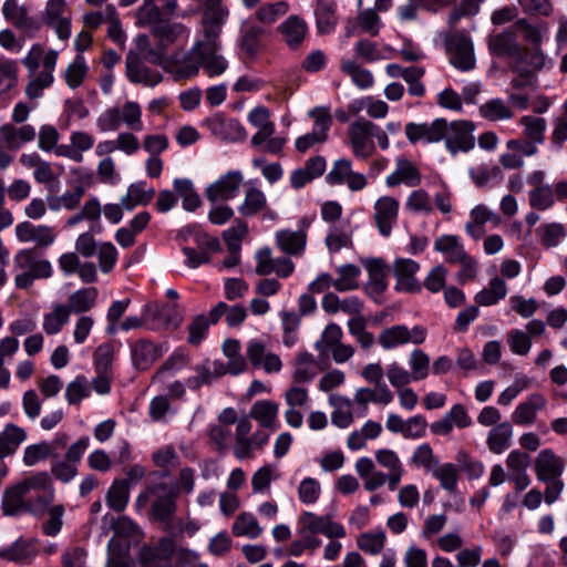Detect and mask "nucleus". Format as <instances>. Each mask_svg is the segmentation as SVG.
Masks as SVG:
<instances>
[{"mask_svg": "<svg viewBox=\"0 0 567 567\" xmlns=\"http://www.w3.org/2000/svg\"><path fill=\"white\" fill-rule=\"evenodd\" d=\"M220 2L221 0H206V8L203 14V40L210 44H220L218 42L220 27L228 16V10Z\"/></svg>", "mask_w": 567, "mask_h": 567, "instance_id": "11", "label": "nucleus"}, {"mask_svg": "<svg viewBox=\"0 0 567 567\" xmlns=\"http://www.w3.org/2000/svg\"><path fill=\"white\" fill-rule=\"evenodd\" d=\"M213 135L223 141H244L246 137L245 128L237 120H227L220 114H216L205 122Z\"/></svg>", "mask_w": 567, "mask_h": 567, "instance_id": "19", "label": "nucleus"}, {"mask_svg": "<svg viewBox=\"0 0 567 567\" xmlns=\"http://www.w3.org/2000/svg\"><path fill=\"white\" fill-rule=\"evenodd\" d=\"M231 532L235 536H246L255 539L261 535L262 528L252 514L241 513L235 519Z\"/></svg>", "mask_w": 567, "mask_h": 567, "instance_id": "51", "label": "nucleus"}, {"mask_svg": "<svg viewBox=\"0 0 567 567\" xmlns=\"http://www.w3.org/2000/svg\"><path fill=\"white\" fill-rule=\"evenodd\" d=\"M87 73V66L82 55H76L65 70V82L71 89L80 86Z\"/></svg>", "mask_w": 567, "mask_h": 567, "instance_id": "64", "label": "nucleus"}, {"mask_svg": "<svg viewBox=\"0 0 567 567\" xmlns=\"http://www.w3.org/2000/svg\"><path fill=\"white\" fill-rule=\"evenodd\" d=\"M153 34L157 47L166 54L167 49L179 41L186 42L189 31L182 23H162L153 27Z\"/></svg>", "mask_w": 567, "mask_h": 567, "instance_id": "25", "label": "nucleus"}, {"mask_svg": "<svg viewBox=\"0 0 567 567\" xmlns=\"http://www.w3.org/2000/svg\"><path fill=\"white\" fill-rule=\"evenodd\" d=\"M358 475L364 480V488L373 492L386 483L385 473L377 471L374 462L369 457H360L355 462Z\"/></svg>", "mask_w": 567, "mask_h": 567, "instance_id": "33", "label": "nucleus"}, {"mask_svg": "<svg viewBox=\"0 0 567 567\" xmlns=\"http://www.w3.org/2000/svg\"><path fill=\"white\" fill-rule=\"evenodd\" d=\"M421 182L422 176L419 168L405 157L396 159L394 171L385 179L389 187L405 185L412 188L419 186Z\"/></svg>", "mask_w": 567, "mask_h": 567, "instance_id": "20", "label": "nucleus"}, {"mask_svg": "<svg viewBox=\"0 0 567 567\" xmlns=\"http://www.w3.org/2000/svg\"><path fill=\"white\" fill-rule=\"evenodd\" d=\"M278 411L279 406L276 402L262 400L254 403L249 416L258 421L264 427L275 429Z\"/></svg>", "mask_w": 567, "mask_h": 567, "instance_id": "44", "label": "nucleus"}, {"mask_svg": "<svg viewBox=\"0 0 567 567\" xmlns=\"http://www.w3.org/2000/svg\"><path fill=\"white\" fill-rule=\"evenodd\" d=\"M130 489L128 480H114L105 496L107 506L115 512H123L130 499Z\"/></svg>", "mask_w": 567, "mask_h": 567, "instance_id": "42", "label": "nucleus"}, {"mask_svg": "<svg viewBox=\"0 0 567 567\" xmlns=\"http://www.w3.org/2000/svg\"><path fill=\"white\" fill-rule=\"evenodd\" d=\"M220 44H210L200 39L188 51H176L166 54L163 69L175 81L188 80L198 75L200 68L209 78L223 74L227 68V60L219 53Z\"/></svg>", "mask_w": 567, "mask_h": 567, "instance_id": "1", "label": "nucleus"}, {"mask_svg": "<svg viewBox=\"0 0 567 567\" xmlns=\"http://www.w3.org/2000/svg\"><path fill=\"white\" fill-rule=\"evenodd\" d=\"M420 265L408 258H399L393 264V271L396 278V289L406 292H419L422 287L415 275Z\"/></svg>", "mask_w": 567, "mask_h": 567, "instance_id": "17", "label": "nucleus"}, {"mask_svg": "<svg viewBox=\"0 0 567 567\" xmlns=\"http://www.w3.org/2000/svg\"><path fill=\"white\" fill-rule=\"evenodd\" d=\"M434 249L445 256L450 264H457L467 255L460 238L455 235H442L434 241Z\"/></svg>", "mask_w": 567, "mask_h": 567, "instance_id": "36", "label": "nucleus"}, {"mask_svg": "<svg viewBox=\"0 0 567 567\" xmlns=\"http://www.w3.org/2000/svg\"><path fill=\"white\" fill-rule=\"evenodd\" d=\"M72 12L65 0H48L43 20L52 28L60 40H68L71 35Z\"/></svg>", "mask_w": 567, "mask_h": 567, "instance_id": "9", "label": "nucleus"}, {"mask_svg": "<svg viewBox=\"0 0 567 567\" xmlns=\"http://www.w3.org/2000/svg\"><path fill=\"white\" fill-rule=\"evenodd\" d=\"M525 136L533 143H543L547 122L543 117L526 115L520 118Z\"/></svg>", "mask_w": 567, "mask_h": 567, "instance_id": "60", "label": "nucleus"}, {"mask_svg": "<svg viewBox=\"0 0 567 567\" xmlns=\"http://www.w3.org/2000/svg\"><path fill=\"white\" fill-rule=\"evenodd\" d=\"M19 485L28 498L32 497L34 514H42L53 502L54 488L51 477L47 472H39L25 477Z\"/></svg>", "mask_w": 567, "mask_h": 567, "instance_id": "4", "label": "nucleus"}, {"mask_svg": "<svg viewBox=\"0 0 567 567\" xmlns=\"http://www.w3.org/2000/svg\"><path fill=\"white\" fill-rule=\"evenodd\" d=\"M507 286L501 277H494L489 280L488 286L476 293L475 301L481 306H492L505 298Z\"/></svg>", "mask_w": 567, "mask_h": 567, "instance_id": "49", "label": "nucleus"}, {"mask_svg": "<svg viewBox=\"0 0 567 567\" xmlns=\"http://www.w3.org/2000/svg\"><path fill=\"white\" fill-rule=\"evenodd\" d=\"M385 539L383 530L367 532L358 537L357 545L361 550L370 555H378L384 548Z\"/></svg>", "mask_w": 567, "mask_h": 567, "instance_id": "58", "label": "nucleus"}, {"mask_svg": "<svg viewBox=\"0 0 567 567\" xmlns=\"http://www.w3.org/2000/svg\"><path fill=\"white\" fill-rule=\"evenodd\" d=\"M426 337L427 330L422 326L409 328L404 324H395L381 331L379 343L383 349L391 350L408 343L420 346Z\"/></svg>", "mask_w": 567, "mask_h": 567, "instance_id": "6", "label": "nucleus"}, {"mask_svg": "<svg viewBox=\"0 0 567 567\" xmlns=\"http://www.w3.org/2000/svg\"><path fill=\"white\" fill-rule=\"evenodd\" d=\"M70 313L66 305L55 303L52 310L43 316L42 329L48 336L58 334L69 322Z\"/></svg>", "mask_w": 567, "mask_h": 567, "instance_id": "45", "label": "nucleus"}, {"mask_svg": "<svg viewBox=\"0 0 567 567\" xmlns=\"http://www.w3.org/2000/svg\"><path fill=\"white\" fill-rule=\"evenodd\" d=\"M409 365L414 381L424 380L430 372V357L422 349H414L410 353Z\"/></svg>", "mask_w": 567, "mask_h": 567, "instance_id": "63", "label": "nucleus"}, {"mask_svg": "<svg viewBox=\"0 0 567 567\" xmlns=\"http://www.w3.org/2000/svg\"><path fill=\"white\" fill-rule=\"evenodd\" d=\"M338 277L333 281V288L340 292L354 290L359 287L358 278L361 270L353 264H347L336 269Z\"/></svg>", "mask_w": 567, "mask_h": 567, "instance_id": "50", "label": "nucleus"}, {"mask_svg": "<svg viewBox=\"0 0 567 567\" xmlns=\"http://www.w3.org/2000/svg\"><path fill=\"white\" fill-rule=\"evenodd\" d=\"M322 309L331 315L342 311L349 316L361 313L363 303L358 297H348L340 299L336 293L329 292L323 296L321 302Z\"/></svg>", "mask_w": 567, "mask_h": 567, "instance_id": "31", "label": "nucleus"}, {"mask_svg": "<svg viewBox=\"0 0 567 567\" xmlns=\"http://www.w3.org/2000/svg\"><path fill=\"white\" fill-rule=\"evenodd\" d=\"M174 189L183 199V208L194 212L200 206V198L194 189L192 181L177 178L174 181Z\"/></svg>", "mask_w": 567, "mask_h": 567, "instance_id": "52", "label": "nucleus"}, {"mask_svg": "<svg viewBox=\"0 0 567 567\" xmlns=\"http://www.w3.org/2000/svg\"><path fill=\"white\" fill-rule=\"evenodd\" d=\"M373 123L367 120L355 121L349 127V137L353 154L357 157L367 158L375 150L372 141Z\"/></svg>", "mask_w": 567, "mask_h": 567, "instance_id": "12", "label": "nucleus"}, {"mask_svg": "<svg viewBox=\"0 0 567 567\" xmlns=\"http://www.w3.org/2000/svg\"><path fill=\"white\" fill-rule=\"evenodd\" d=\"M126 76L132 83L154 87L163 80V75L155 70L147 68L133 51H130L125 59Z\"/></svg>", "mask_w": 567, "mask_h": 567, "instance_id": "14", "label": "nucleus"}, {"mask_svg": "<svg viewBox=\"0 0 567 567\" xmlns=\"http://www.w3.org/2000/svg\"><path fill=\"white\" fill-rule=\"evenodd\" d=\"M243 182L244 176L239 171L228 172L210 184L205 195L210 203L228 200L237 195Z\"/></svg>", "mask_w": 567, "mask_h": 567, "instance_id": "13", "label": "nucleus"}, {"mask_svg": "<svg viewBox=\"0 0 567 567\" xmlns=\"http://www.w3.org/2000/svg\"><path fill=\"white\" fill-rule=\"evenodd\" d=\"M326 246L330 252L352 246V227L350 220L333 225L326 237Z\"/></svg>", "mask_w": 567, "mask_h": 567, "instance_id": "38", "label": "nucleus"}, {"mask_svg": "<svg viewBox=\"0 0 567 567\" xmlns=\"http://www.w3.org/2000/svg\"><path fill=\"white\" fill-rule=\"evenodd\" d=\"M545 58L538 50L526 51L522 48V55L513 60V71L524 76H534L544 66Z\"/></svg>", "mask_w": 567, "mask_h": 567, "instance_id": "34", "label": "nucleus"}, {"mask_svg": "<svg viewBox=\"0 0 567 567\" xmlns=\"http://www.w3.org/2000/svg\"><path fill=\"white\" fill-rule=\"evenodd\" d=\"M177 305H164L158 302H148L144 306V315L153 330L167 329L171 326L177 327L179 319L175 321L173 312Z\"/></svg>", "mask_w": 567, "mask_h": 567, "instance_id": "21", "label": "nucleus"}, {"mask_svg": "<svg viewBox=\"0 0 567 567\" xmlns=\"http://www.w3.org/2000/svg\"><path fill=\"white\" fill-rule=\"evenodd\" d=\"M537 231L540 236L542 245L546 248L558 246L567 235L566 228L559 223L545 224Z\"/></svg>", "mask_w": 567, "mask_h": 567, "instance_id": "59", "label": "nucleus"}, {"mask_svg": "<svg viewBox=\"0 0 567 567\" xmlns=\"http://www.w3.org/2000/svg\"><path fill=\"white\" fill-rule=\"evenodd\" d=\"M159 355L157 347L148 340H138L132 348V360L138 370L148 369Z\"/></svg>", "mask_w": 567, "mask_h": 567, "instance_id": "41", "label": "nucleus"}, {"mask_svg": "<svg viewBox=\"0 0 567 567\" xmlns=\"http://www.w3.org/2000/svg\"><path fill=\"white\" fill-rule=\"evenodd\" d=\"M546 403L547 401L543 394H530L527 400L518 404L513 412V422L518 425L532 424L536 420L537 412L545 409Z\"/></svg>", "mask_w": 567, "mask_h": 567, "instance_id": "29", "label": "nucleus"}, {"mask_svg": "<svg viewBox=\"0 0 567 567\" xmlns=\"http://www.w3.org/2000/svg\"><path fill=\"white\" fill-rule=\"evenodd\" d=\"M35 135V128L29 124L20 127H16L12 124H4L0 127V142L7 145V148L11 151H17L24 143L33 141Z\"/></svg>", "mask_w": 567, "mask_h": 567, "instance_id": "28", "label": "nucleus"}, {"mask_svg": "<svg viewBox=\"0 0 567 567\" xmlns=\"http://www.w3.org/2000/svg\"><path fill=\"white\" fill-rule=\"evenodd\" d=\"M18 66L14 61H0V99L6 100L9 93L17 85Z\"/></svg>", "mask_w": 567, "mask_h": 567, "instance_id": "56", "label": "nucleus"}, {"mask_svg": "<svg viewBox=\"0 0 567 567\" xmlns=\"http://www.w3.org/2000/svg\"><path fill=\"white\" fill-rule=\"evenodd\" d=\"M2 13L8 21L24 32L38 29L35 21L28 16L27 9L20 6L17 0H6L2 6Z\"/></svg>", "mask_w": 567, "mask_h": 567, "instance_id": "32", "label": "nucleus"}, {"mask_svg": "<svg viewBox=\"0 0 567 567\" xmlns=\"http://www.w3.org/2000/svg\"><path fill=\"white\" fill-rule=\"evenodd\" d=\"M155 190L153 188L145 190L143 184L130 185L125 196L121 198V205L127 210H132L140 204H147L153 198Z\"/></svg>", "mask_w": 567, "mask_h": 567, "instance_id": "55", "label": "nucleus"}, {"mask_svg": "<svg viewBox=\"0 0 567 567\" xmlns=\"http://www.w3.org/2000/svg\"><path fill=\"white\" fill-rule=\"evenodd\" d=\"M564 470V460L549 449L540 451L535 458L536 476L542 482L560 477Z\"/></svg>", "mask_w": 567, "mask_h": 567, "instance_id": "22", "label": "nucleus"}, {"mask_svg": "<svg viewBox=\"0 0 567 567\" xmlns=\"http://www.w3.org/2000/svg\"><path fill=\"white\" fill-rule=\"evenodd\" d=\"M475 124L467 120H457L449 123L445 120L444 141L446 150L455 155L458 152L467 153L475 146Z\"/></svg>", "mask_w": 567, "mask_h": 567, "instance_id": "5", "label": "nucleus"}, {"mask_svg": "<svg viewBox=\"0 0 567 567\" xmlns=\"http://www.w3.org/2000/svg\"><path fill=\"white\" fill-rule=\"evenodd\" d=\"M513 427L508 422L494 426L487 436V445L491 452L501 454L509 447Z\"/></svg>", "mask_w": 567, "mask_h": 567, "instance_id": "46", "label": "nucleus"}, {"mask_svg": "<svg viewBox=\"0 0 567 567\" xmlns=\"http://www.w3.org/2000/svg\"><path fill=\"white\" fill-rule=\"evenodd\" d=\"M196 375L189 377L186 384L192 390H197L202 385L210 384L216 379L226 374V369L220 361L206 360L194 368Z\"/></svg>", "mask_w": 567, "mask_h": 567, "instance_id": "27", "label": "nucleus"}, {"mask_svg": "<svg viewBox=\"0 0 567 567\" xmlns=\"http://www.w3.org/2000/svg\"><path fill=\"white\" fill-rule=\"evenodd\" d=\"M278 32L290 49H297L306 39L308 24L301 17L290 16L278 27Z\"/></svg>", "mask_w": 567, "mask_h": 567, "instance_id": "26", "label": "nucleus"}, {"mask_svg": "<svg viewBox=\"0 0 567 567\" xmlns=\"http://www.w3.org/2000/svg\"><path fill=\"white\" fill-rule=\"evenodd\" d=\"M393 401V393L386 384L371 388H359L354 393V402L367 408L368 403L388 405Z\"/></svg>", "mask_w": 567, "mask_h": 567, "instance_id": "40", "label": "nucleus"}, {"mask_svg": "<svg viewBox=\"0 0 567 567\" xmlns=\"http://www.w3.org/2000/svg\"><path fill=\"white\" fill-rule=\"evenodd\" d=\"M322 534L329 539L344 538L347 535L342 524L334 522L330 515H317L312 512H303L298 517V538L290 543L288 554L295 557L305 551L313 553L321 546Z\"/></svg>", "mask_w": 567, "mask_h": 567, "instance_id": "2", "label": "nucleus"}, {"mask_svg": "<svg viewBox=\"0 0 567 567\" xmlns=\"http://www.w3.org/2000/svg\"><path fill=\"white\" fill-rule=\"evenodd\" d=\"M340 69L343 73L349 75L352 83L361 90L370 89L374 83L372 73L353 60H342Z\"/></svg>", "mask_w": 567, "mask_h": 567, "instance_id": "47", "label": "nucleus"}, {"mask_svg": "<svg viewBox=\"0 0 567 567\" xmlns=\"http://www.w3.org/2000/svg\"><path fill=\"white\" fill-rule=\"evenodd\" d=\"M432 475L439 480L441 487L454 494L456 492L458 468L453 463L437 464Z\"/></svg>", "mask_w": 567, "mask_h": 567, "instance_id": "54", "label": "nucleus"}, {"mask_svg": "<svg viewBox=\"0 0 567 567\" xmlns=\"http://www.w3.org/2000/svg\"><path fill=\"white\" fill-rule=\"evenodd\" d=\"M446 52L451 64L466 72L475 68L476 59L473 42L465 33H455L446 40Z\"/></svg>", "mask_w": 567, "mask_h": 567, "instance_id": "8", "label": "nucleus"}, {"mask_svg": "<svg viewBox=\"0 0 567 567\" xmlns=\"http://www.w3.org/2000/svg\"><path fill=\"white\" fill-rule=\"evenodd\" d=\"M319 370L321 368L316 358L307 351H301L297 353L295 359L292 380L295 383L309 382L317 375Z\"/></svg>", "mask_w": 567, "mask_h": 567, "instance_id": "35", "label": "nucleus"}, {"mask_svg": "<svg viewBox=\"0 0 567 567\" xmlns=\"http://www.w3.org/2000/svg\"><path fill=\"white\" fill-rule=\"evenodd\" d=\"M174 550L175 542L169 537H162L154 545L143 546L137 558L142 567H173Z\"/></svg>", "mask_w": 567, "mask_h": 567, "instance_id": "10", "label": "nucleus"}, {"mask_svg": "<svg viewBox=\"0 0 567 567\" xmlns=\"http://www.w3.org/2000/svg\"><path fill=\"white\" fill-rule=\"evenodd\" d=\"M266 207L267 199L265 194L254 186H248L245 192L244 202L238 207V212L245 217H250L259 214Z\"/></svg>", "mask_w": 567, "mask_h": 567, "instance_id": "48", "label": "nucleus"}, {"mask_svg": "<svg viewBox=\"0 0 567 567\" xmlns=\"http://www.w3.org/2000/svg\"><path fill=\"white\" fill-rule=\"evenodd\" d=\"M1 509L3 514L8 516L19 515L25 512L34 514V509L32 508V497L30 496V498H28L19 484L4 492Z\"/></svg>", "mask_w": 567, "mask_h": 567, "instance_id": "24", "label": "nucleus"}, {"mask_svg": "<svg viewBox=\"0 0 567 567\" xmlns=\"http://www.w3.org/2000/svg\"><path fill=\"white\" fill-rule=\"evenodd\" d=\"M16 236L21 243H33L38 248L51 246L56 238L54 228L48 225H34L22 221L16 226Z\"/></svg>", "mask_w": 567, "mask_h": 567, "instance_id": "15", "label": "nucleus"}, {"mask_svg": "<svg viewBox=\"0 0 567 567\" xmlns=\"http://www.w3.org/2000/svg\"><path fill=\"white\" fill-rule=\"evenodd\" d=\"M488 48L498 56H508L512 60L522 55V47L513 24L501 33L488 38Z\"/></svg>", "mask_w": 567, "mask_h": 567, "instance_id": "18", "label": "nucleus"}, {"mask_svg": "<svg viewBox=\"0 0 567 567\" xmlns=\"http://www.w3.org/2000/svg\"><path fill=\"white\" fill-rule=\"evenodd\" d=\"M374 455L378 464L388 471L385 477H388L386 483L389 484V489H396L404 474L400 457L390 449L377 450Z\"/></svg>", "mask_w": 567, "mask_h": 567, "instance_id": "23", "label": "nucleus"}, {"mask_svg": "<svg viewBox=\"0 0 567 567\" xmlns=\"http://www.w3.org/2000/svg\"><path fill=\"white\" fill-rule=\"evenodd\" d=\"M99 296V290L95 287L82 288L69 297V305H66V309L71 315L76 313H85L90 311L96 303V299Z\"/></svg>", "mask_w": 567, "mask_h": 567, "instance_id": "39", "label": "nucleus"}, {"mask_svg": "<svg viewBox=\"0 0 567 567\" xmlns=\"http://www.w3.org/2000/svg\"><path fill=\"white\" fill-rule=\"evenodd\" d=\"M480 115L489 121H507L514 117L513 109L502 99H491L478 109Z\"/></svg>", "mask_w": 567, "mask_h": 567, "instance_id": "43", "label": "nucleus"}, {"mask_svg": "<svg viewBox=\"0 0 567 567\" xmlns=\"http://www.w3.org/2000/svg\"><path fill=\"white\" fill-rule=\"evenodd\" d=\"M342 329L337 323H329L322 331L320 339L315 342V349L321 355H324L342 341Z\"/></svg>", "mask_w": 567, "mask_h": 567, "instance_id": "57", "label": "nucleus"}, {"mask_svg": "<svg viewBox=\"0 0 567 567\" xmlns=\"http://www.w3.org/2000/svg\"><path fill=\"white\" fill-rule=\"evenodd\" d=\"M308 235L303 230L282 229L276 233L279 249L290 256H300L305 251Z\"/></svg>", "mask_w": 567, "mask_h": 567, "instance_id": "30", "label": "nucleus"}, {"mask_svg": "<svg viewBox=\"0 0 567 567\" xmlns=\"http://www.w3.org/2000/svg\"><path fill=\"white\" fill-rule=\"evenodd\" d=\"M399 202L391 196L380 197L374 204V220L380 234L388 237L399 215Z\"/></svg>", "mask_w": 567, "mask_h": 567, "instance_id": "16", "label": "nucleus"}, {"mask_svg": "<svg viewBox=\"0 0 567 567\" xmlns=\"http://www.w3.org/2000/svg\"><path fill=\"white\" fill-rule=\"evenodd\" d=\"M135 44L138 56L143 58L144 60L158 65L163 66V63L165 61L166 54L156 45V48L152 47V43L150 41V38L146 34H138L135 38Z\"/></svg>", "mask_w": 567, "mask_h": 567, "instance_id": "53", "label": "nucleus"}, {"mask_svg": "<svg viewBox=\"0 0 567 567\" xmlns=\"http://www.w3.org/2000/svg\"><path fill=\"white\" fill-rule=\"evenodd\" d=\"M279 474L271 465H265L257 470L251 477L252 491L256 494L269 492L271 482L278 478Z\"/></svg>", "mask_w": 567, "mask_h": 567, "instance_id": "61", "label": "nucleus"}, {"mask_svg": "<svg viewBox=\"0 0 567 567\" xmlns=\"http://www.w3.org/2000/svg\"><path fill=\"white\" fill-rule=\"evenodd\" d=\"M317 27L319 32H330L337 23L334 7L327 1L318 0L316 7Z\"/></svg>", "mask_w": 567, "mask_h": 567, "instance_id": "62", "label": "nucleus"}, {"mask_svg": "<svg viewBox=\"0 0 567 567\" xmlns=\"http://www.w3.org/2000/svg\"><path fill=\"white\" fill-rule=\"evenodd\" d=\"M148 494L153 497L151 514L153 519L162 523H168L176 512V488L166 483H159L148 488Z\"/></svg>", "mask_w": 567, "mask_h": 567, "instance_id": "7", "label": "nucleus"}, {"mask_svg": "<svg viewBox=\"0 0 567 567\" xmlns=\"http://www.w3.org/2000/svg\"><path fill=\"white\" fill-rule=\"evenodd\" d=\"M16 269L21 272L14 277L18 289H29L37 279H47L52 276V265L47 259H37L32 249L18 251L13 259Z\"/></svg>", "mask_w": 567, "mask_h": 567, "instance_id": "3", "label": "nucleus"}, {"mask_svg": "<svg viewBox=\"0 0 567 567\" xmlns=\"http://www.w3.org/2000/svg\"><path fill=\"white\" fill-rule=\"evenodd\" d=\"M25 439L27 433L22 427L8 423L0 432V458L13 454Z\"/></svg>", "mask_w": 567, "mask_h": 567, "instance_id": "37", "label": "nucleus"}]
</instances>
